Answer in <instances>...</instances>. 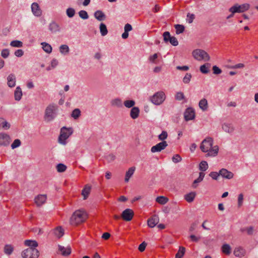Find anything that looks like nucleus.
Instances as JSON below:
<instances>
[{
  "label": "nucleus",
  "mask_w": 258,
  "mask_h": 258,
  "mask_svg": "<svg viewBox=\"0 0 258 258\" xmlns=\"http://www.w3.org/2000/svg\"><path fill=\"white\" fill-rule=\"evenodd\" d=\"M213 140L212 138L207 137L201 143L200 149L202 152L207 153V157H215L218 155L219 147L218 146H213Z\"/></svg>",
  "instance_id": "f257e3e1"
},
{
  "label": "nucleus",
  "mask_w": 258,
  "mask_h": 258,
  "mask_svg": "<svg viewBox=\"0 0 258 258\" xmlns=\"http://www.w3.org/2000/svg\"><path fill=\"white\" fill-rule=\"evenodd\" d=\"M87 218V213L83 210L75 211L70 218V223L72 225H78L84 222Z\"/></svg>",
  "instance_id": "f03ea898"
},
{
  "label": "nucleus",
  "mask_w": 258,
  "mask_h": 258,
  "mask_svg": "<svg viewBox=\"0 0 258 258\" xmlns=\"http://www.w3.org/2000/svg\"><path fill=\"white\" fill-rule=\"evenodd\" d=\"M57 109V106L55 104H50L46 107L44 115V119L46 122H50L55 117Z\"/></svg>",
  "instance_id": "7ed1b4c3"
},
{
  "label": "nucleus",
  "mask_w": 258,
  "mask_h": 258,
  "mask_svg": "<svg viewBox=\"0 0 258 258\" xmlns=\"http://www.w3.org/2000/svg\"><path fill=\"white\" fill-rule=\"evenodd\" d=\"M73 130L72 127H62L60 130V133L58 137V142L60 144L65 145L66 140L73 134Z\"/></svg>",
  "instance_id": "20e7f679"
},
{
  "label": "nucleus",
  "mask_w": 258,
  "mask_h": 258,
  "mask_svg": "<svg viewBox=\"0 0 258 258\" xmlns=\"http://www.w3.org/2000/svg\"><path fill=\"white\" fill-rule=\"evenodd\" d=\"M166 99L165 93L162 91L156 92L150 98V101L154 105H160L162 104Z\"/></svg>",
  "instance_id": "39448f33"
},
{
  "label": "nucleus",
  "mask_w": 258,
  "mask_h": 258,
  "mask_svg": "<svg viewBox=\"0 0 258 258\" xmlns=\"http://www.w3.org/2000/svg\"><path fill=\"white\" fill-rule=\"evenodd\" d=\"M192 55L194 58L198 61H209L210 59L209 55L203 49H195L192 52Z\"/></svg>",
  "instance_id": "423d86ee"
},
{
  "label": "nucleus",
  "mask_w": 258,
  "mask_h": 258,
  "mask_svg": "<svg viewBox=\"0 0 258 258\" xmlns=\"http://www.w3.org/2000/svg\"><path fill=\"white\" fill-rule=\"evenodd\" d=\"M39 253L36 248H28L22 251V256L23 258H38Z\"/></svg>",
  "instance_id": "0eeeda50"
},
{
  "label": "nucleus",
  "mask_w": 258,
  "mask_h": 258,
  "mask_svg": "<svg viewBox=\"0 0 258 258\" xmlns=\"http://www.w3.org/2000/svg\"><path fill=\"white\" fill-rule=\"evenodd\" d=\"M249 8V5L248 4H244L241 5H235L230 8L229 11L233 14L235 13H243L248 10Z\"/></svg>",
  "instance_id": "6e6552de"
},
{
  "label": "nucleus",
  "mask_w": 258,
  "mask_h": 258,
  "mask_svg": "<svg viewBox=\"0 0 258 258\" xmlns=\"http://www.w3.org/2000/svg\"><path fill=\"white\" fill-rule=\"evenodd\" d=\"M221 127L222 131L230 135H232L235 131V127L231 122H224L222 124Z\"/></svg>",
  "instance_id": "1a4fd4ad"
},
{
  "label": "nucleus",
  "mask_w": 258,
  "mask_h": 258,
  "mask_svg": "<svg viewBox=\"0 0 258 258\" xmlns=\"http://www.w3.org/2000/svg\"><path fill=\"white\" fill-rule=\"evenodd\" d=\"M11 142V138L9 135L5 133H0V146L7 147Z\"/></svg>",
  "instance_id": "9d476101"
},
{
  "label": "nucleus",
  "mask_w": 258,
  "mask_h": 258,
  "mask_svg": "<svg viewBox=\"0 0 258 258\" xmlns=\"http://www.w3.org/2000/svg\"><path fill=\"white\" fill-rule=\"evenodd\" d=\"M48 30L53 34L60 33L61 28L59 24L54 21H52L48 25Z\"/></svg>",
  "instance_id": "9b49d317"
},
{
  "label": "nucleus",
  "mask_w": 258,
  "mask_h": 258,
  "mask_svg": "<svg viewBox=\"0 0 258 258\" xmlns=\"http://www.w3.org/2000/svg\"><path fill=\"white\" fill-rule=\"evenodd\" d=\"M168 146L166 141H162L152 147L151 151L152 153L160 152L164 150Z\"/></svg>",
  "instance_id": "f8f14e48"
},
{
  "label": "nucleus",
  "mask_w": 258,
  "mask_h": 258,
  "mask_svg": "<svg viewBox=\"0 0 258 258\" xmlns=\"http://www.w3.org/2000/svg\"><path fill=\"white\" fill-rule=\"evenodd\" d=\"M134 215V211L131 209L124 210L121 214V218L126 221H131Z\"/></svg>",
  "instance_id": "ddd939ff"
},
{
  "label": "nucleus",
  "mask_w": 258,
  "mask_h": 258,
  "mask_svg": "<svg viewBox=\"0 0 258 258\" xmlns=\"http://www.w3.org/2000/svg\"><path fill=\"white\" fill-rule=\"evenodd\" d=\"M195 112L193 108H188L186 109L184 113V117L186 121L192 120L195 118Z\"/></svg>",
  "instance_id": "4468645a"
},
{
  "label": "nucleus",
  "mask_w": 258,
  "mask_h": 258,
  "mask_svg": "<svg viewBox=\"0 0 258 258\" xmlns=\"http://www.w3.org/2000/svg\"><path fill=\"white\" fill-rule=\"evenodd\" d=\"M7 85L10 88H14L16 85V76L14 74H9L7 78Z\"/></svg>",
  "instance_id": "2eb2a0df"
},
{
  "label": "nucleus",
  "mask_w": 258,
  "mask_h": 258,
  "mask_svg": "<svg viewBox=\"0 0 258 258\" xmlns=\"http://www.w3.org/2000/svg\"><path fill=\"white\" fill-rule=\"evenodd\" d=\"M47 196L46 195H39L35 197L34 200L35 203L37 206L40 207L43 205L46 201Z\"/></svg>",
  "instance_id": "dca6fc26"
},
{
  "label": "nucleus",
  "mask_w": 258,
  "mask_h": 258,
  "mask_svg": "<svg viewBox=\"0 0 258 258\" xmlns=\"http://www.w3.org/2000/svg\"><path fill=\"white\" fill-rule=\"evenodd\" d=\"M220 171V175L224 178L231 179L234 176V174L225 168H222Z\"/></svg>",
  "instance_id": "f3484780"
},
{
  "label": "nucleus",
  "mask_w": 258,
  "mask_h": 258,
  "mask_svg": "<svg viewBox=\"0 0 258 258\" xmlns=\"http://www.w3.org/2000/svg\"><path fill=\"white\" fill-rule=\"evenodd\" d=\"M31 11L35 16L39 17L41 15V10L40 9L38 4L36 3H33L31 5Z\"/></svg>",
  "instance_id": "a211bd4d"
},
{
  "label": "nucleus",
  "mask_w": 258,
  "mask_h": 258,
  "mask_svg": "<svg viewBox=\"0 0 258 258\" xmlns=\"http://www.w3.org/2000/svg\"><path fill=\"white\" fill-rule=\"evenodd\" d=\"M159 222V218L157 215H153L148 220V225L151 228L154 227Z\"/></svg>",
  "instance_id": "6ab92c4d"
},
{
  "label": "nucleus",
  "mask_w": 258,
  "mask_h": 258,
  "mask_svg": "<svg viewBox=\"0 0 258 258\" xmlns=\"http://www.w3.org/2000/svg\"><path fill=\"white\" fill-rule=\"evenodd\" d=\"M245 250L241 247H236L234 250V254L235 256L241 257L245 255Z\"/></svg>",
  "instance_id": "aec40b11"
},
{
  "label": "nucleus",
  "mask_w": 258,
  "mask_h": 258,
  "mask_svg": "<svg viewBox=\"0 0 258 258\" xmlns=\"http://www.w3.org/2000/svg\"><path fill=\"white\" fill-rule=\"evenodd\" d=\"M91 189V186L89 184H86L82 190V195L83 197V199L86 200L88 198L90 195Z\"/></svg>",
  "instance_id": "412c9836"
},
{
  "label": "nucleus",
  "mask_w": 258,
  "mask_h": 258,
  "mask_svg": "<svg viewBox=\"0 0 258 258\" xmlns=\"http://www.w3.org/2000/svg\"><path fill=\"white\" fill-rule=\"evenodd\" d=\"M58 249L61 252V254L63 256H68L71 253V248L69 246L64 247L63 246L59 245Z\"/></svg>",
  "instance_id": "4be33fe9"
},
{
  "label": "nucleus",
  "mask_w": 258,
  "mask_h": 258,
  "mask_svg": "<svg viewBox=\"0 0 258 258\" xmlns=\"http://www.w3.org/2000/svg\"><path fill=\"white\" fill-rule=\"evenodd\" d=\"M199 106L203 111H206L208 109V101L205 98L202 99L199 103Z\"/></svg>",
  "instance_id": "5701e85b"
},
{
  "label": "nucleus",
  "mask_w": 258,
  "mask_h": 258,
  "mask_svg": "<svg viewBox=\"0 0 258 258\" xmlns=\"http://www.w3.org/2000/svg\"><path fill=\"white\" fill-rule=\"evenodd\" d=\"M94 17L99 21H103L106 19L105 15L100 10L96 11L94 14Z\"/></svg>",
  "instance_id": "b1692460"
},
{
  "label": "nucleus",
  "mask_w": 258,
  "mask_h": 258,
  "mask_svg": "<svg viewBox=\"0 0 258 258\" xmlns=\"http://www.w3.org/2000/svg\"><path fill=\"white\" fill-rule=\"evenodd\" d=\"M140 109L138 107H133L130 111V116L133 119L137 118L139 116Z\"/></svg>",
  "instance_id": "393cba45"
},
{
  "label": "nucleus",
  "mask_w": 258,
  "mask_h": 258,
  "mask_svg": "<svg viewBox=\"0 0 258 258\" xmlns=\"http://www.w3.org/2000/svg\"><path fill=\"white\" fill-rule=\"evenodd\" d=\"M23 95L21 88L20 86H17L14 92V98L16 101H20Z\"/></svg>",
  "instance_id": "a878e982"
},
{
  "label": "nucleus",
  "mask_w": 258,
  "mask_h": 258,
  "mask_svg": "<svg viewBox=\"0 0 258 258\" xmlns=\"http://www.w3.org/2000/svg\"><path fill=\"white\" fill-rule=\"evenodd\" d=\"M205 174L204 172H200L199 177L197 179H195L192 183V187L194 188H196L198 187V183L203 181L205 177Z\"/></svg>",
  "instance_id": "bb28decb"
},
{
  "label": "nucleus",
  "mask_w": 258,
  "mask_h": 258,
  "mask_svg": "<svg viewBox=\"0 0 258 258\" xmlns=\"http://www.w3.org/2000/svg\"><path fill=\"white\" fill-rule=\"evenodd\" d=\"M136 170L135 167H130L128 170L126 172L124 181L127 182L129 181L130 178L133 175L135 171Z\"/></svg>",
  "instance_id": "cd10ccee"
},
{
  "label": "nucleus",
  "mask_w": 258,
  "mask_h": 258,
  "mask_svg": "<svg viewBox=\"0 0 258 258\" xmlns=\"http://www.w3.org/2000/svg\"><path fill=\"white\" fill-rule=\"evenodd\" d=\"M110 104L111 106L114 107L120 108L122 106V100L121 99L119 98H116L112 99L110 102Z\"/></svg>",
  "instance_id": "c85d7f7f"
},
{
  "label": "nucleus",
  "mask_w": 258,
  "mask_h": 258,
  "mask_svg": "<svg viewBox=\"0 0 258 258\" xmlns=\"http://www.w3.org/2000/svg\"><path fill=\"white\" fill-rule=\"evenodd\" d=\"M54 235L59 238L62 237L64 234V231L61 227H57L53 230Z\"/></svg>",
  "instance_id": "c756f323"
},
{
  "label": "nucleus",
  "mask_w": 258,
  "mask_h": 258,
  "mask_svg": "<svg viewBox=\"0 0 258 258\" xmlns=\"http://www.w3.org/2000/svg\"><path fill=\"white\" fill-rule=\"evenodd\" d=\"M43 50L47 53H50L52 52V47L47 42H42L41 43Z\"/></svg>",
  "instance_id": "7c9ffc66"
},
{
  "label": "nucleus",
  "mask_w": 258,
  "mask_h": 258,
  "mask_svg": "<svg viewBox=\"0 0 258 258\" xmlns=\"http://www.w3.org/2000/svg\"><path fill=\"white\" fill-rule=\"evenodd\" d=\"M211 67V64L209 63H206L200 67V70L203 74H208L209 72V69Z\"/></svg>",
  "instance_id": "2f4dec72"
},
{
  "label": "nucleus",
  "mask_w": 258,
  "mask_h": 258,
  "mask_svg": "<svg viewBox=\"0 0 258 258\" xmlns=\"http://www.w3.org/2000/svg\"><path fill=\"white\" fill-rule=\"evenodd\" d=\"M59 50L61 54L66 55L69 53L70 48L68 45L66 44H62L59 46Z\"/></svg>",
  "instance_id": "473e14b6"
},
{
  "label": "nucleus",
  "mask_w": 258,
  "mask_h": 258,
  "mask_svg": "<svg viewBox=\"0 0 258 258\" xmlns=\"http://www.w3.org/2000/svg\"><path fill=\"white\" fill-rule=\"evenodd\" d=\"M24 243L26 246H29V248H35L38 246V243L35 240H26Z\"/></svg>",
  "instance_id": "72a5a7b5"
},
{
  "label": "nucleus",
  "mask_w": 258,
  "mask_h": 258,
  "mask_svg": "<svg viewBox=\"0 0 258 258\" xmlns=\"http://www.w3.org/2000/svg\"><path fill=\"white\" fill-rule=\"evenodd\" d=\"M0 127H2L4 130H8L10 127V124L4 118H0Z\"/></svg>",
  "instance_id": "f704fd0d"
},
{
  "label": "nucleus",
  "mask_w": 258,
  "mask_h": 258,
  "mask_svg": "<svg viewBox=\"0 0 258 258\" xmlns=\"http://www.w3.org/2000/svg\"><path fill=\"white\" fill-rule=\"evenodd\" d=\"M196 195V194L195 192H191L185 195L184 196V199L188 203H191L195 199Z\"/></svg>",
  "instance_id": "c9c22d12"
},
{
  "label": "nucleus",
  "mask_w": 258,
  "mask_h": 258,
  "mask_svg": "<svg viewBox=\"0 0 258 258\" xmlns=\"http://www.w3.org/2000/svg\"><path fill=\"white\" fill-rule=\"evenodd\" d=\"M100 32L102 36H104L108 33V30L106 26L104 23H101L99 26Z\"/></svg>",
  "instance_id": "e433bc0d"
},
{
  "label": "nucleus",
  "mask_w": 258,
  "mask_h": 258,
  "mask_svg": "<svg viewBox=\"0 0 258 258\" xmlns=\"http://www.w3.org/2000/svg\"><path fill=\"white\" fill-rule=\"evenodd\" d=\"M156 201L161 205H165L168 202V199L164 196H160L156 199Z\"/></svg>",
  "instance_id": "4c0bfd02"
},
{
  "label": "nucleus",
  "mask_w": 258,
  "mask_h": 258,
  "mask_svg": "<svg viewBox=\"0 0 258 258\" xmlns=\"http://www.w3.org/2000/svg\"><path fill=\"white\" fill-rule=\"evenodd\" d=\"M185 252V248L184 247L180 246L179 250L175 254V258H182Z\"/></svg>",
  "instance_id": "58836bf2"
},
{
  "label": "nucleus",
  "mask_w": 258,
  "mask_h": 258,
  "mask_svg": "<svg viewBox=\"0 0 258 258\" xmlns=\"http://www.w3.org/2000/svg\"><path fill=\"white\" fill-rule=\"evenodd\" d=\"M4 250L5 254L10 255L12 253L14 248L11 245L7 244L5 246Z\"/></svg>",
  "instance_id": "ea45409f"
},
{
  "label": "nucleus",
  "mask_w": 258,
  "mask_h": 258,
  "mask_svg": "<svg viewBox=\"0 0 258 258\" xmlns=\"http://www.w3.org/2000/svg\"><path fill=\"white\" fill-rule=\"evenodd\" d=\"M135 104V101L133 100H127L123 102L124 106L127 108H133Z\"/></svg>",
  "instance_id": "a19ab883"
},
{
  "label": "nucleus",
  "mask_w": 258,
  "mask_h": 258,
  "mask_svg": "<svg viewBox=\"0 0 258 258\" xmlns=\"http://www.w3.org/2000/svg\"><path fill=\"white\" fill-rule=\"evenodd\" d=\"M81 115V111L79 108L75 109L72 112L71 116L75 119H78Z\"/></svg>",
  "instance_id": "79ce46f5"
},
{
  "label": "nucleus",
  "mask_w": 258,
  "mask_h": 258,
  "mask_svg": "<svg viewBox=\"0 0 258 258\" xmlns=\"http://www.w3.org/2000/svg\"><path fill=\"white\" fill-rule=\"evenodd\" d=\"M222 252L226 254H229L231 253V247L229 244H225L222 247Z\"/></svg>",
  "instance_id": "37998d69"
},
{
  "label": "nucleus",
  "mask_w": 258,
  "mask_h": 258,
  "mask_svg": "<svg viewBox=\"0 0 258 258\" xmlns=\"http://www.w3.org/2000/svg\"><path fill=\"white\" fill-rule=\"evenodd\" d=\"M10 45L14 47H21L23 46V42L20 40H13L11 42Z\"/></svg>",
  "instance_id": "c03bdc74"
},
{
  "label": "nucleus",
  "mask_w": 258,
  "mask_h": 258,
  "mask_svg": "<svg viewBox=\"0 0 258 258\" xmlns=\"http://www.w3.org/2000/svg\"><path fill=\"white\" fill-rule=\"evenodd\" d=\"M208 168V164L205 161H202L199 165V169L201 171H206Z\"/></svg>",
  "instance_id": "a18cd8bd"
},
{
  "label": "nucleus",
  "mask_w": 258,
  "mask_h": 258,
  "mask_svg": "<svg viewBox=\"0 0 258 258\" xmlns=\"http://www.w3.org/2000/svg\"><path fill=\"white\" fill-rule=\"evenodd\" d=\"M174 27L176 29V33L177 34H179L183 33L185 29L184 26L180 24L175 25Z\"/></svg>",
  "instance_id": "49530a36"
},
{
  "label": "nucleus",
  "mask_w": 258,
  "mask_h": 258,
  "mask_svg": "<svg viewBox=\"0 0 258 258\" xmlns=\"http://www.w3.org/2000/svg\"><path fill=\"white\" fill-rule=\"evenodd\" d=\"M158 57V54L155 53L153 55H150L149 57V60L153 63L157 64L158 62L157 58Z\"/></svg>",
  "instance_id": "de8ad7c7"
},
{
  "label": "nucleus",
  "mask_w": 258,
  "mask_h": 258,
  "mask_svg": "<svg viewBox=\"0 0 258 258\" xmlns=\"http://www.w3.org/2000/svg\"><path fill=\"white\" fill-rule=\"evenodd\" d=\"M66 14L69 18H72L75 14V10L74 8H69L66 10Z\"/></svg>",
  "instance_id": "09e8293b"
},
{
  "label": "nucleus",
  "mask_w": 258,
  "mask_h": 258,
  "mask_svg": "<svg viewBox=\"0 0 258 258\" xmlns=\"http://www.w3.org/2000/svg\"><path fill=\"white\" fill-rule=\"evenodd\" d=\"M21 145V141L19 139H15L13 143L11 144V148L12 149L19 147Z\"/></svg>",
  "instance_id": "8fccbe9b"
},
{
  "label": "nucleus",
  "mask_w": 258,
  "mask_h": 258,
  "mask_svg": "<svg viewBox=\"0 0 258 258\" xmlns=\"http://www.w3.org/2000/svg\"><path fill=\"white\" fill-rule=\"evenodd\" d=\"M67 169V166L62 163H59L56 166V170L58 172H63Z\"/></svg>",
  "instance_id": "3c124183"
},
{
  "label": "nucleus",
  "mask_w": 258,
  "mask_h": 258,
  "mask_svg": "<svg viewBox=\"0 0 258 258\" xmlns=\"http://www.w3.org/2000/svg\"><path fill=\"white\" fill-rule=\"evenodd\" d=\"M79 17L83 20L88 19L89 18L88 14L86 11L81 10L79 12Z\"/></svg>",
  "instance_id": "603ef678"
},
{
  "label": "nucleus",
  "mask_w": 258,
  "mask_h": 258,
  "mask_svg": "<svg viewBox=\"0 0 258 258\" xmlns=\"http://www.w3.org/2000/svg\"><path fill=\"white\" fill-rule=\"evenodd\" d=\"M168 134L166 131H162L161 134L158 136V139L160 141H165L164 140L167 138Z\"/></svg>",
  "instance_id": "864d4df0"
},
{
  "label": "nucleus",
  "mask_w": 258,
  "mask_h": 258,
  "mask_svg": "<svg viewBox=\"0 0 258 258\" xmlns=\"http://www.w3.org/2000/svg\"><path fill=\"white\" fill-rule=\"evenodd\" d=\"M163 36L164 38V41L165 42H169L171 38L172 37V36L170 35V33L168 31L164 32Z\"/></svg>",
  "instance_id": "5fc2aeb1"
},
{
  "label": "nucleus",
  "mask_w": 258,
  "mask_h": 258,
  "mask_svg": "<svg viewBox=\"0 0 258 258\" xmlns=\"http://www.w3.org/2000/svg\"><path fill=\"white\" fill-rule=\"evenodd\" d=\"M185 98L184 94L181 92H178L175 95V98L176 100L181 101Z\"/></svg>",
  "instance_id": "6e6d98bb"
},
{
  "label": "nucleus",
  "mask_w": 258,
  "mask_h": 258,
  "mask_svg": "<svg viewBox=\"0 0 258 258\" xmlns=\"http://www.w3.org/2000/svg\"><path fill=\"white\" fill-rule=\"evenodd\" d=\"M182 160V158L179 154L174 155L172 158V161L175 163L180 162Z\"/></svg>",
  "instance_id": "4d7b16f0"
},
{
  "label": "nucleus",
  "mask_w": 258,
  "mask_h": 258,
  "mask_svg": "<svg viewBox=\"0 0 258 258\" xmlns=\"http://www.w3.org/2000/svg\"><path fill=\"white\" fill-rule=\"evenodd\" d=\"M191 75L189 73H186L183 78V82L185 84H188L190 81Z\"/></svg>",
  "instance_id": "13d9d810"
},
{
  "label": "nucleus",
  "mask_w": 258,
  "mask_h": 258,
  "mask_svg": "<svg viewBox=\"0 0 258 258\" xmlns=\"http://www.w3.org/2000/svg\"><path fill=\"white\" fill-rule=\"evenodd\" d=\"M220 171L219 172H211L209 174V176L214 180H218L219 176H220Z\"/></svg>",
  "instance_id": "bf43d9fd"
},
{
  "label": "nucleus",
  "mask_w": 258,
  "mask_h": 258,
  "mask_svg": "<svg viewBox=\"0 0 258 258\" xmlns=\"http://www.w3.org/2000/svg\"><path fill=\"white\" fill-rule=\"evenodd\" d=\"M245 67L244 64L242 63H239L233 66H230L228 67L229 69H242Z\"/></svg>",
  "instance_id": "052dcab7"
},
{
  "label": "nucleus",
  "mask_w": 258,
  "mask_h": 258,
  "mask_svg": "<svg viewBox=\"0 0 258 258\" xmlns=\"http://www.w3.org/2000/svg\"><path fill=\"white\" fill-rule=\"evenodd\" d=\"M10 55V51L8 49H4L2 50L1 52V56L4 58H6L9 57Z\"/></svg>",
  "instance_id": "680f3d73"
},
{
  "label": "nucleus",
  "mask_w": 258,
  "mask_h": 258,
  "mask_svg": "<svg viewBox=\"0 0 258 258\" xmlns=\"http://www.w3.org/2000/svg\"><path fill=\"white\" fill-rule=\"evenodd\" d=\"M189 238H190L191 241L195 242H198L201 238V236H196L195 235L191 234L190 235Z\"/></svg>",
  "instance_id": "e2e57ef3"
},
{
  "label": "nucleus",
  "mask_w": 258,
  "mask_h": 258,
  "mask_svg": "<svg viewBox=\"0 0 258 258\" xmlns=\"http://www.w3.org/2000/svg\"><path fill=\"white\" fill-rule=\"evenodd\" d=\"M169 42L173 46H177L178 44V42L176 37L172 36Z\"/></svg>",
  "instance_id": "0e129e2a"
},
{
  "label": "nucleus",
  "mask_w": 258,
  "mask_h": 258,
  "mask_svg": "<svg viewBox=\"0 0 258 258\" xmlns=\"http://www.w3.org/2000/svg\"><path fill=\"white\" fill-rule=\"evenodd\" d=\"M213 73L215 75H219L222 73V71L216 66L213 67Z\"/></svg>",
  "instance_id": "69168bd1"
},
{
  "label": "nucleus",
  "mask_w": 258,
  "mask_h": 258,
  "mask_svg": "<svg viewBox=\"0 0 258 258\" xmlns=\"http://www.w3.org/2000/svg\"><path fill=\"white\" fill-rule=\"evenodd\" d=\"M243 196L242 194H240L238 195V207H241L243 203Z\"/></svg>",
  "instance_id": "338daca9"
},
{
  "label": "nucleus",
  "mask_w": 258,
  "mask_h": 258,
  "mask_svg": "<svg viewBox=\"0 0 258 258\" xmlns=\"http://www.w3.org/2000/svg\"><path fill=\"white\" fill-rule=\"evenodd\" d=\"M146 246L147 243L145 242H143L141 244H140L138 249L141 252H143L145 250Z\"/></svg>",
  "instance_id": "774afa93"
}]
</instances>
